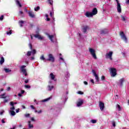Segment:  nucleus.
Here are the masks:
<instances>
[{
	"instance_id": "7c9ffc66",
	"label": "nucleus",
	"mask_w": 129,
	"mask_h": 129,
	"mask_svg": "<svg viewBox=\"0 0 129 129\" xmlns=\"http://www.w3.org/2000/svg\"><path fill=\"white\" fill-rule=\"evenodd\" d=\"M6 95V93L2 94L0 95L1 97L0 98L4 99V98H7V96H5Z\"/></svg>"
},
{
	"instance_id": "bf43d9fd",
	"label": "nucleus",
	"mask_w": 129,
	"mask_h": 129,
	"mask_svg": "<svg viewBox=\"0 0 129 129\" xmlns=\"http://www.w3.org/2000/svg\"><path fill=\"white\" fill-rule=\"evenodd\" d=\"M29 60V57H27V60H25V62H26L27 64H28V62Z\"/></svg>"
},
{
	"instance_id": "58836bf2",
	"label": "nucleus",
	"mask_w": 129,
	"mask_h": 129,
	"mask_svg": "<svg viewBox=\"0 0 129 129\" xmlns=\"http://www.w3.org/2000/svg\"><path fill=\"white\" fill-rule=\"evenodd\" d=\"M30 107H31V109H34V110H36V108H35V107H34V105H30Z\"/></svg>"
},
{
	"instance_id": "2eb2a0df",
	"label": "nucleus",
	"mask_w": 129,
	"mask_h": 129,
	"mask_svg": "<svg viewBox=\"0 0 129 129\" xmlns=\"http://www.w3.org/2000/svg\"><path fill=\"white\" fill-rule=\"evenodd\" d=\"M50 99H52V96H51L50 97H49L47 98H46L40 101V102H47L49 101Z\"/></svg>"
},
{
	"instance_id": "423d86ee",
	"label": "nucleus",
	"mask_w": 129,
	"mask_h": 129,
	"mask_svg": "<svg viewBox=\"0 0 129 129\" xmlns=\"http://www.w3.org/2000/svg\"><path fill=\"white\" fill-rule=\"evenodd\" d=\"M48 58L46 59V61H50V62H54L55 58L52 54H49L48 55Z\"/></svg>"
},
{
	"instance_id": "e433bc0d",
	"label": "nucleus",
	"mask_w": 129,
	"mask_h": 129,
	"mask_svg": "<svg viewBox=\"0 0 129 129\" xmlns=\"http://www.w3.org/2000/svg\"><path fill=\"white\" fill-rule=\"evenodd\" d=\"M30 114L29 113H28V114H24V116L25 117H30Z\"/></svg>"
},
{
	"instance_id": "2f4dec72",
	"label": "nucleus",
	"mask_w": 129,
	"mask_h": 129,
	"mask_svg": "<svg viewBox=\"0 0 129 129\" xmlns=\"http://www.w3.org/2000/svg\"><path fill=\"white\" fill-rule=\"evenodd\" d=\"M9 101H10V98H4V102L6 103L7 102H8Z\"/></svg>"
},
{
	"instance_id": "aec40b11",
	"label": "nucleus",
	"mask_w": 129,
	"mask_h": 129,
	"mask_svg": "<svg viewBox=\"0 0 129 129\" xmlns=\"http://www.w3.org/2000/svg\"><path fill=\"white\" fill-rule=\"evenodd\" d=\"M92 14L93 16H94L97 14V9L96 8H95L93 9V10L92 11Z\"/></svg>"
},
{
	"instance_id": "a19ab883",
	"label": "nucleus",
	"mask_w": 129,
	"mask_h": 129,
	"mask_svg": "<svg viewBox=\"0 0 129 129\" xmlns=\"http://www.w3.org/2000/svg\"><path fill=\"white\" fill-rule=\"evenodd\" d=\"M59 59L60 60H62V62H64V64H66V62H65V60H64V59L62 58V57H59Z\"/></svg>"
},
{
	"instance_id": "09e8293b",
	"label": "nucleus",
	"mask_w": 129,
	"mask_h": 129,
	"mask_svg": "<svg viewBox=\"0 0 129 129\" xmlns=\"http://www.w3.org/2000/svg\"><path fill=\"white\" fill-rule=\"evenodd\" d=\"M66 74H67V77H70V74L69 73V72H67Z\"/></svg>"
},
{
	"instance_id": "dca6fc26",
	"label": "nucleus",
	"mask_w": 129,
	"mask_h": 129,
	"mask_svg": "<svg viewBox=\"0 0 129 129\" xmlns=\"http://www.w3.org/2000/svg\"><path fill=\"white\" fill-rule=\"evenodd\" d=\"M50 78L51 80H53L54 81H57V79L55 78V76L53 73H50Z\"/></svg>"
},
{
	"instance_id": "ea45409f",
	"label": "nucleus",
	"mask_w": 129,
	"mask_h": 129,
	"mask_svg": "<svg viewBox=\"0 0 129 129\" xmlns=\"http://www.w3.org/2000/svg\"><path fill=\"white\" fill-rule=\"evenodd\" d=\"M31 53H32L33 55H35V54H36V50L33 49V50L31 51Z\"/></svg>"
},
{
	"instance_id": "e2e57ef3",
	"label": "nucleus",
	"mask_w": 129,
	"mask_h": 129,
	"mask_svg": "<svg viewBox=\"0 0 129 129\" xmlns=\"http://www.w3.org/2000/svg\"><path fill=\"white\" fill-rule=\"evenodd\" d=\"M50 16L51 18H53V13L52 12L50 13Z\"/></svg>"
},
{
	"instance_id": "49530a36",
	"label": "nucleus",
	"mask_w": 129,
	"mask_h": 129,
	"mask_svg": "<svg viewBox=\"0 0 129 129\" xmlns=\"http://www.w3.org/2000/svg\"><path fill=\"white\" fill-rule=\"evenodd\" d=\"M101 80L103 81L105 79V77L104 76H102L101 78Z\"/></svg>"
},
{
	"instance_id": "c03bdc74",
	"label": "nucleus",
	"mask_w": 129,
	"mask_h": 129,
	"mask_svg": "<svg viewBox=\"0 0 129 129\" xmlns=\"http://www.w3.org/2000/svg\"><path fill=\"white\" fill-rule=\"evenodd\" d=\"M77 93H78V94H80L81 95H82V94H84V93L83 92H81V91H78V92H77Z\"/></svg>"
},
{
	"instance_id": "69168bd1",
	"label": "nucleus",
	"mask_w": 129,
	"mask_h": 129,
	"mask_svg": "<svg viewBox=\"0 0 129 129\" xmlns=\"http://www.w3.org/2000/svg\"><path fill=\"white\" fill-rule=\"evenodd\" d=\"M29 47L30 48L31 50H32V44H31V43L29 44Z\"/></svg>"
},
{
	"instance_id": "f3484780",
	"label": "nucleus",
	"mask_w": 129,
	"mask_h": 129,
	"mask_svg": "<svg viewBox=\"0 0 129 129\" xmlns=\"http://www.w3.org/2000/svg\"><path fill=\"white\" fill-rule=\"evenodd\" d=\"M107 33H108V30H107V29L102 30L100 31L101 35H106Z\"/></svg>"
},
{
	"instance_id": "c756f323",
	"label": "nucleus",
	"mask_w": 129,
	"mask_h": 129,
	"mask_svg": "<svg viewBox=\"0 0 129 129\" xmlns=\"http://www.w3.org/2000/svg\"><path fill=\"white\" fill-rule=\"evenodd\" d=\"M10 113L11 115H12V116L16 115V112H15V111L11 110Z\"/></svg>"
},
{
	"instance_id": "1a4fd4ad",
	"label": "nucleus",
	"mask_w": 129,
	"mask_h": 129,
	"mask_svg": "<svg viewBox=\"0 0 129 129\" xmlns=\"http://www.w3.org/2000/svg\"><path fill=\"white\" fill-rule=\"evenodd\" d=\"M111 77H114L116 75V69L114 68L111 69Z\"/></svg>"
},
{
	"instance_id": "9d476101",
	"label": "nucleus",
	"mask_w": 129,
	"mask_h": 129,
	"mask_svg": "<svg viewBox=\"0 0 129 129\" xmlns=\"http://www.w3.org/2000/svg\"><path fill=\"white\" fill-rule=\"evenodd\" d=\"M52 81H49V85L47 86V88H48V91H51L52 90V89H53V88H54V86L53 85H51V84H52Z\"/></svg>"
},
{
	"instance_id": "f257e3e1",
	"label": "nucleus",
	"mask_w": 129,
	"mask_h": 129,
	"mask_svg": "<svg viewBox=\"0 0 129 129\" xmlns=\"http://www.w3.org/2000/svg\"><path fill=\"white\" fill-rule=\"evenodd\" d=\"M40 30L41 29H40V28L37 27L35 31L36 34H34L33 35V36L36 39H38V40H40L41 41H42V40H45V37L42 36L39 34Z\"/></svg>"
},
{
	"instance_id": "3c124183",
	"label": "nucleus",
	"mask_w": 129,
	"mask_h": 129,
	"mask_svg": "<svg viewBox=\"0 0 129 129\" xmlns=\"http://www.w3.org/2000/svg\"><path fill=\"white\" fill-rule=\"evenodd\" d=\"M4 112H5V110H3L2 111L0 112V115H3Z\"/></svg>"
},
{
	"instance_id": "bb28decb",
	"label": "nucleus",
	"mask_w": 129,
	"mask_h": 129,
	"mask_svg": "<svg viewBox=\"0 0 129 129\" xmlns=\"http://www.w3.org/2000/svg\"><path fill=\"white\" fill-rule=\"evenodd\" d=\"M121 18L122 21H123V22H125V21H126V17L121 15Z\"/></svg>"
},
{
	"instance_id": "6ab92c4d",
	"label": "nucleus",
	"mask_w": 129,
	"mask_h": 129,
	"mask_svg": "<svg viewBox=\"0 0 129 129\" xmlns=\"http://www.w3.org/2000/svg\"><path fill=\"white\" fill-rule=\"evenodd\" d=\"M28 15L30 18H35V15L34 14V13L32 11H29L28 12Z\"/></svg>"
},
{
	"instance_id": "b1692460",
	"label": "nucleus",
	"mask_w": 129,
	"mask_h": 129,
	"mask_svg": "<svg viewBox=\"0 0 129 129\" xmlns=\"http://www.w3.org/2000/svg\"><path fill=\"white\" fill-rule=\"evenodd\" d=\"M26 22L23 21V20H21L19 22V25L21 27H23V24H24V23H25Z\"/></svg>"
},
{
	"instance_id": "0e129e2a",
	"label": "nucleus",
	"mask_w": 129,
	"mask_h": 129,
	"mask_svg": "<svg viewBox=\"0 0 129 129\" xmlns=\"http://www.w3.org/2000/svg\"><path fill=\"white\" fill-rule=\"evenodd\" d=\"M112 125L113 126H115V122L114 121L112 122Z\"/></svg>"
},
{
	"instance_id": "4d7b16f0",
	"label": "nucleus",
	"mask_w": 129,
	"mask_h": 129,
	"mask_svg": "<svg viewBox=\"0 0 129 129\" xmlns=\"http://www.w3.org/2000/svg\"><path fill=\"white\" fill-rule=\"evenodd\" d=\"M25 83H26V84L29 83V80H26L25 81Z\"/></svg>"
},
{
	"instance_id": "f8f14e48",
	"label": "nucleus",
	"mask_w": 129,
	"mask_h": 129,
	"mask_svg": "<svg viewBox=\"0 0 129 129\" xmlns=\"http://www.w3.org/2000/svg\"><path fill=\"white\" fill-rule=\"evenodd\" d=\"M100 110L102 111L104 109V103L102 102H100L99 104Z\"/></svg>"
},
{
	"instance_id": "20e7f679",
	"label": "nucleus",
	"mask_w": 129,
	"mask_h": 129,
	"mask_svg": "<svg viewBox=\"0 0 129 129\" xmlns=\"http://www.w3.org/2000/svg\"><path fill=\"white\" fill-rule=\"evenodd\" d=\"M89 51L94 59H97V57H96V54H95V50L93 49V48H90L89 49Z\"/></svg>"
},
{
	"instance_id": "79ce46f5",
	"label": "nucleus",
	"mask_w": 129,
	"mask_h": 129,
	"mask_svg": "<svg viewBox=\"0 0 129 129\" xmlns=\"http://www.w3.org/2000/svg\"><path fill=\"white\" fill-rule=\"evenodd\" d=\"M7 35H9V36L12 35V30H10L9 32H7Z\"/></svg>"
},
{
	"instance_id": "37998d69",
	"label": "nucleus",
	"mask_w": 129,
	"mask_h": 129,
	"mask_svg": "<svg viewBox=\"0 0 129 129\" xmlns=\"http://www.w3.org/2000/svg\"><path fill=\"white\" fill-rule=\"evenodd\" d=\"M4 20V15H2L1 17H0V21H2Z\"/></svg>"
},
{
	"instance_id": "4be33fe9",
	"label": "nucleus",
	"mask_w": 129,
	"mask_h": 129,
	"mask_svg": "<svg viewBox=\"0 0 129 129\" xmlns=\"http://www.w3.org/2000/svg\"><path fill=\"white\" fill-rule=\"evenodd\" d=\"M49 39L50 40L51 42H52V43H54V41L53 40V38H54V36L53 35H48Z\"/></svg>"
},
{
	"instance_id": "338daca9",
	"label": "nucleus",
	"mask_w": 129,
	"mask_h": 129,
	"mask_svg": "<svg viewBox=\"0 0 129 129\" xmlns=\"http://www.w3.org/2000/svg\"><path fill=\"white\" fill-rule=\"evenodd\" d=\"M115 99H118V95H116L115 96Z\"/></svg>"
},
{
	"instance_id": "774afa93",
	"label": "nucleus",
	"mask_w": 129,
	"mask_h": 129,
	"mask_svg": "<svg viewBox=\"0 0 129 129\" xmlns=\"http://www.w3.org/2000/svg\"><path fill=\"white\" fill-rule=\"evenodd\" d=\"M125 3L126 5H129V0H127Z\"/></svg>"
},
{
	"instance_id": "de8ad7c7",
	"label": "nucleus",
	"mask_w": 129,
	"mask_h": 129,
	"mask_svg": "<svg viewBox=\"0 0 129 129\" xmlns=\"http://www.w3.org/2000/svg\"><path fill=\"white\" fill-rule=\"evenodd\" d=\"M5 120H6V118L2 119V123H6V121H5Z\"/></svg>"
},
{
	"instance_id": "39448f33",
	"label": "nucleus",
	"mask_w": 129,
	"mask_h": 129,
	"mask_svg": "<svg viewBox=\"0 0 129 129\" xmlns=\"http://www.w3.org/2000/svg\"><path fill=\"white\" fill-rule=\"evenodd\" d=\"M120 36L121 37V39L123 40L125 42V43H127V38H126V36L124 34V33L123 32H121L120 33Z\"/></svg>"
},
{
	"instance_id": "4c0bfd02",
	"label": "nucleus",
	"mask_w": 129,
	"mask_h": 129,
	"mask_svg": "<svg viewBox=\"0 0 129 129\" xmlns=\"http://www.w3.org/2000/svg\"><path fill=\"white\" fill-rule=\"evenodd\" d=\"M24 86H25V88H27V89H30V88H31V86H29V85H25Z\"/></svg>"
},
{
	"instance_id": "603ef678",
	"label": "nucleus",
	"mask_w": 129,
	"mask_h": 129,
	"mask_svg": "<svg viewBox=\"0 0 129 129\" xmlns=\"http://www.w3.org/2000/svg\"><path fill=\"white\" fill-rule=\"evenodd\" d=\"M117 107L118 108V110H120V106L119 105L117 104Z\"/></svg>"
},
{
	"instance_id": "473e14b6",
	"label": "nucleus",
	"mask_w": 129,
	"mask_h": 129,
	"mask_svg": "<svg viewBox=\"0 0 129 129\" xmlns=\"http://www.w3.org/2000/svg\"><path fill=\"white\" fill-rule=\"evenodd\" d=\"M34 112L35 113H37H37H42V111H41V110H40L39 111H37V110H34Z\"/></svg>"
},
{
	"instance_id": "052dcab7",
	"label": "nucleus",
	"mask_w": 129,
	"mask_h": 129,
	"mask_svg": "<svg viewBox=\"0 0 129 129\" xmlns=\"http://www.w3.org/2000/svg\"><path fill=\"white\" fill-rule=\"evenodd\" d=\"M32 121H35V118H34V117H32L31 119Z\"/></svg>"
},
{
	"instance_id": "a878e982",
	"label": "nucleus",
	"mask_w": 129,
	"mask_h": 129,
	"mask_svg": "<svg viewBox=\"0 0 129 129\" xmlns=\"http://www.w3.org/2000/svg\"><path fill=\"white\" fill-rule=\"evenodd\" d=\"M32 55V51H28L27 53L25 54V56H27L28 57L31 56Z\"/></svg>"
},
{
	"instance_id": "0eeeda50",
	"label": "nucleus",
	"mask_w": 129,
	"mask_h": 129,
	"mask_svg": "<svg viewBox=\"0 0 129 129\" xmlns=\"http://www.w3.org/2000/svg\"><path fill=\"white\" fill-rule=\"evenodd\" d=\"M92 72L95 77L96 82H97V84H98V82H99V77H98V75L96 74V73H95V71L94 70H92Z\"/></svg>"
},
{
	"instance_id": "72a5a7b5",
	"label": "nucleus",
	"mask_w": 129,
	"mask_h": 129,
	"mask_svg": "<svg viewBox=\"0 0 129 129\" xmlns=\"http://www.w3.org/2000/svg\"><path fill=\"white\" fill-rule=\"evenodd\" d=\"M55 110L56 111V112H59L60 109V108H59V107H56V108H55Z\"/></svg>"
},
{
	"instance_id": "f03ea898",
	"label": "nucleus",
	"mask_w": 129,
	"mask_h": 129,
	"mask_svg": "<svg viewBox=\"0 0 129 129\" xmlns=\"http://www.w3.org/2000/svg\"><path fill=\"white\" fill-rule=\"evenodd\" d=\"M26 67V66L23 65L20 67V69L21 72L22 73L23 75H24V76H28V72H27Z\"/></svg>"
},
{
	"instance_id": "412c9836",
	"label": "nucleus",
	"mask_w": 129,
	"mask_h": 129,
	"mask_svg": "<svg viewBox=\"0 0 129 129\" xmlns=\"http://www.w3.org/2000/svg\"><path fill=\"white\" fill-rule=\"evenodd\" d=\"M40 59L42 60V61H43L44 62H46V61H47V59H46L45 58V57L44 56V55H42L40 57Z\"/></svg>"
},
{
	"instance_id": "9b49d317",
	"label": "nucleus",
	"mask_w": 129,
	"mask_h": 129,
	"mask_svg": "<svg viewBox=\"0 0 129 129\" xmlns=\"http://www.w3.org/2000/svg\"><path fill=\"white\" fill-rule=\"evenodd\" d=\"M106 58H108L110 60H112V51H109V53L106 54Z\"/></svg>"
},
{
	"instance_id": "a211bd4d",
	"label": "nucleus",
	"mask_w": 129,
	"mask_h": 129,
	"mask_svg": "<svg viewBox=\"0 0 129 129\" xmlns=\"http://www.w3.org/2000/svg\"><path fill=\"white\" fill-rule=\"evenodd\" d=\"M85 16H86V17H87V18L93 17V15L92 14V12H86Z\"/></svg>"
},
{
	"instance_id": "393cba45",
	"label": "nucleus",
	"mask_w": 129,
	"mask_h": 129,
	"mask_svg": "<svg viewBox=\"0 0 129 129\" xmlns=\"http://www.w3.org/2000/svg\"><path fill=\"white\" fill-rule=\"evenodd\" d=\"M4 62H5V58H4V57H2L1 59L0 60V64L2 65V64H4Z\"/></svg>"
},
{
	"instance_id": "6e6d98bb",
	"label": "nucleus",
	"mask_w": 129,
	"mask_h": 129,
	"mask_svg": "<svg viewBox=\"0 0 129 129\" xmlns=\"http://www.w3.org/2000/svg\"><path fill=\"white\" fill-rule=\"evenodd\" d=\"M84 84H85V85H88V83H87V82L86 81H84Z\"/></svg>"
},
{
	"instance_id": "5fc2aeb1",
	"label": "nucleus",
	"mask_w": 129,
	"mask_h": 129,
	"mask_svg": "<svg viewBox=\"0 0 129 129\" xmlns=\"http://www.w3.org/2000/svg\"><path fill=\"white\" fill-rule=\"evenodd\" d=\"M90 82L93 83V84H94V80L93 79L90 80Z\"/></svg>"
},
{
	"instance_id": "ddd939ff",
	"label": "nucleus",
	"mask_w": 129,
	"mask_h": 129,
	"mask_svg": "<svg viewBox=\"0 0 129 129\" xmlns=\"http://www.w3.org/2000/svg\"><path fill=\"white\" fill-rule=\"evenodd\" d=\"M87 30H89V26H84L83 27V32L84 34L87 32Z\"/></svg>"
},
{
	"instance_id": "864d4df0",
	"label": "nucleus",
	"mask_w": 129,
	"mask_h": 129,
	"mask_svg": "<svg viewBox=\"0 0 129 129\" xmlns=\"http://www.w3.org/2000/svg\"><path fill=\"white\" fill-rule=\"evenodd\" d=\"M10 105H11V106H14V102H13V101L11 102Z\"/></svg>"
},
{
	"instance_id": "7ed1b4c3",
	"label": "nucleus",
	"mask_w": 129,
	"mask_h": 129,
	"mask_svg": "<svg viewBox=\"0 0 129 129\" xmlns=\"http://www.w3.org/2000/svg\"><path fill=\"white\" fill-rule=\"evenodd\" d=\"M124 82H125V79H124V78H122L117 82V85L119 87H122L123 86Z\"/></svg>"
},
{
	"instance_id": "f704fd0d",
	"label": "nucleus",
	"mask_w": 129,
	"mask_h": 129,
	"mask_svg": "<svg viewBox=\"0 0 129 129\" xmlns=\"http://www.w3.org/2000/svg\"><path fill=\"white\" fill-rule=\"evenodd\" d=\"M39 10H40V7L39 6H37L36 8L34 9V10L35 11V12H38Z\"/></svg>"
},
{
	"instance_id": "4468645a",
	"label": "nucleus",
	"mask_w": 129,
	"mask_h": 129,
	"mask_svg": "<svg viewBox=\"0 0 129 129\" xmlns=\"http://www.w3.org/2000/svg\"><path fill=\"white\" fill-rule=\"evenodd\" d=\"M82 104H83V100L80 99L79 101L77 103V106L79 107V106H81Z\"/></svg>"
},
{
	"instance_id": "8fccbe9b",
	"label": "nucleus",
	"mask_w": 129,
	"mask_h": 129,
	"mask_svg": "<svg viewBox=\"0 0 129 129\" xmlns=\"http://www.w3.org/2000/svg\"><path fill=\"white\" fill-rule=\"evenodd\" d=\"M10 109H11V110H13V111L15 110V106H12V107H11V108H10Z\"/></svg>"
},
{
	"instance_id": "5701e85b",
	"label": "nucleus",
	"mask_w": 129,
	"mask_h": 129,
	"mask_svg": "<svg viewBox=\"0 0 129 129\" xmlns=\"http://www.w3.org/2000/svg\"><path fill=\"white\" fill-rule=\"evenodd\" d=\"M28 127L29 128H33V127H34V125L31 124V121H28Z\"/></svg>"
},
{
	"instance_id": "13d9d810",
	"label": "nucleus",
	"mask_w": 129,
	"mask_h": 129,
	"mask_svg": "<svg viewBox=\"0 0 129 129\" xmlns=\"http://www.w3.org/2000/svg\"><path fill=\"white\" fill-rule=\"evenodd\" d=\"M24 93H25V91L24 90H21V94H24Z\"/></svg>"
},
{
	"instance_id": "c9c22d12",
	"label": "nucleus",
	"mask_w": 129,
	"mask_h": 129,
	"mask_svg": "<svg viewBox=\"0 0 129 129\" xmlns=\"http://www.w3.org/2000/svg\"><path fill=\"white\" fill-rule=\"evenodd\" d=\"M91 122H92V123H96V120H95V119H92L91 120Z\"/></svg>"
},
{
	"instance_id": "680f3d73",
	"label": "nucleus",
	"mask_w": 129,
	"mask_h": 129,
	"mask_svg": "<svg viewBox=\"0 0 129 129\" xmlns=\"http://www.w3.org/2000/svg\"><path fill=\"white\" fill-rule=\"evenodd\" d=\"M18 96H19V97H22V96H23V95H22L21 93H18Z\"/></svg>"
},
{
	"instance_id": "a18cd8bd",
	"label": "nucleus",
	"mask_w": 129,
	"mask_h": 129,
	"mask_svg": "<svg viewBox=\"0 0 129 129\" xmlns=\"http://www.w3.org/2000/svg\"><path fill=\"white\" fill-rule=\"evenodd\" d=\"M48 3L50 4V5L53 4V1L52 0H48Z\"/></svg>"
},
{
	"instance_id": "6e6552de",
	"label": "nucleus",
	"mask_w": 129,
	"mask_h": 129,
	"mask_svg": "<svg viewBox=\"0 0 129 129\" xmlns=\"http://www.w3.org/2000/svg\"><path fill=\"white\" fill-rule=\"evenodd\" d=\"M117 3V11L119 14L121 13V6H120V3H119V1L118 0H115Z\"/></svg>"
},
{
	"instance_id": "cd10ccee",
	"label": "nucleus",
	"mask_w": 129,
	"mask_h": 129,
	"mask_svg": "<svg viewBox=\"0 0 129 129\" xmlns=\"http://www.w3.org/2000/svg\"><path fill=\"white\" fill-rule=\"evenodd\" d=\"M4 71L6 73H9V72H11L12 70H10V69H4Z\"/></svg>"
},
{
	"instance_id": "c85d7f7f",
	"label": "nucleus",
	"mask_w": 129,
	"mask_h": 129,
	"mask_svg": "<svg viewBox=\"0 0 129 129\" xmlns=\"http://www.w3.org/2000/svg\"><path fill=\"white\" fill-rule=\"evenodd\" d=\"M16 4L17 5V6H19L20 8H22V5L20 3V1H19L18 0H16Z\"/></svg>"
}]
</instances>
